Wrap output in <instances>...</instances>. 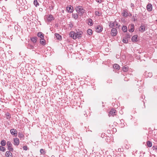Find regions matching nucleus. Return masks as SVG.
Returning a JSON list of instances; mask_svg holds the SVG:
<instances>
[{"label":"nucleus","mask_w":157,"mask_h":157,"mask_svg":"<svg viewBox=\"0 0 157 157\" xmlns=\"http://www.w3.org/2000/svg\"><path fill=\"white\" fill-rule=\"evenodd\" d=\"M82 32L81 31L77 32L76 33L74 31H71L69 33V35L70 37L75 40L77 38H80L82 36Z\"/></svg>","instance_id":"nucleus-1"},{"label":"nucleus","mask_w":157,"mask_h":157,"mask_svg":"<svg viewBox=\"0 0 157 157\" xmlns=\"http://www.w3.org/2000/svg\"><path fill=\"white\" fill-rule=\"evenodd\" d=\"M75 9L80 16H82L83 14L85 13V10L82 6H77L75 8Z\"/></svg>","instance_id":"nucleus-2"},{"label":"nucleus","mask_w":157,"mask_h":157,"mask_svg":"<svg viewBox=\"0 0 157 157\" xmlns=\"http://www.w3.org/2000/svg\"><path fill=\"white\" fill-rule=\"evenodd\" d=\"M45 19L48 22H50L54 20V18L52 15L48 14L46 15L45 17Z\"/></svg>","instance_id":"nucleus-3"},{"label":"nucleus","mask_w":157,"mask_h":157,"mask_svg":"<svg viewBox=\"0 0 157 157\" xmlns=\"http://www.w3.org/2000/svg\"><path fill=\"white\" fill-rule=\"evenodd\" d=\"M116 111L114 109H112L109 112V116H114L116 115Z\"/></svg>","instance_id":"nucleus-4"},{"label":"nucleus","mask_w":157,"mask_h":157,"mask_svg":"<svg viewBox=\"0 0 157 157\" xmlns=\"http://www.w3.org/2000/svg\"><path fill=\"white\" fill-rule=\"evenodd\" d=\"M134 26L133 24H131L128 26V28L129 32H132L134 31Z\"/></svg>","instance_id":"nucleus-5"},{"label":"nucleus","mask_w":157,"mask_h":157,"mask_svg":"<svg viewBox=\"0 0 157 157\" xmlns=\"http://www.w3.org/2000/svg\"><path fill=\"white\" fill-rule=\"evenodd\" d=\"M117 31L116 29L113 28L111 31V34L113 36H115L117 33Z\"/></svg>","instance_id":"nucleus-6"},{"label":"nucleus","mask_w":157,"mask_h":157,"mask_svg":"<svg viewBox=\"0 0 157 157\" xmlns=\"http://www.w3.org/2000/svg\"><path fill=\"white\" fill-rule=\"evenodd\" d=\"M10 133L12 135H14L15 136H17V132L16 130L13 129L10 130Z\"/></svg>","instance_id":"nucleus-7"},{"label":"nucleus","mask_w":157,"mask_h":157,"mask_svg":"<svg viewBox=\"0 0 157 157\" xmlns=\"http://www.w3.org/2000/svg\"><path fill=\"white\" fill-rule=\"evenodd\" d=\"M67 9L69 12L72 13L73 11V7L71 6L67 7Z\"/></svg>","instance_id":"nucleus-8"},{"label":"nucleus","mask_w":157,"mask_h":157,"mask_svg":"<svg viewBox=\"0 0 157 157\" xmlns=\"http://www.w3.org/2000/svg\"><path fill=\"white\" fill-rule=\"evenodd\" d=\"M102 30V27L101 26H98L96 28V31L98 33L101 32Z\"/></svg>","instance_id":"nucleus-9"},{"label":"nucleus","mask_w":157,"mask_h":157,"mask_svg":"<svg viewBox=\"0 0 157 157\" xmlns=\"http://www.w3.org/2000/svg\"><path fill=\"white\" fill-rule=\"evenodd\" d=\"M14 144L15 145H18L19 143V139L17 138H14Z\"/></svg>","instance_id":"nucleus-10"},{"label":"nucleus","mask_w":157,"mask_h":157,"mask_svg":"<svg viewBox=\"0 0 157 157\" xmlns=\"http://www.w3.org/2000/svg\"><path fill=\"white\" fill-rule=\"evenodd\" d=\"M37 36L41 39H43L44 38V34L42 32H40L38 33L37 34Z\"/></svg>","instance_id":"nucleus-11"},{"label":"nucleus","mask_w":157,"mask_h":157,"mask_svg":"<svg viewBox=\"0 0 157 157\" xmlns=\"http://www.w3.org/2000/svg\"><path fill=\"white\" fill-rule=\"evenodd\" d=\"M152 5L151 4H148L147 6V9L148 11H151L152 9Z\"/></svg>","instance_id":"nucleus-12"},{"label":"nucleus","mask_w":157,"mask_h":157,"mask_svg":"<svg viewBox=\"0 0 157 157\" xmlns=\"http://www.w3.org/2000/svg\"><path fill=\"white\" fill-rule=\"evenodd\" d=\"M6 157H12V153L10 151H7L6 153Z\"/></svg>","instance_id":"nucleus-13"},{"label":"nucleus","mask_w":157,"mask_h":157,"mask_svg":"<svg viewBox=\"0 0 157 157\" xmlns=\"http://www.w3.org/2000/svg\"><path fill=\"white\" fill-rule=\"evenodd\" d=\"M122 70L125 72H127L128 70V67L127 65H125L122 67Z\"/></svg>","instance_id":"nucleus-14"},{"label":"nucleus","mask_w":157,"mask_h":157,"mask_svg":"<svg viewBox=\"0 0 157 157\" xmlns=\"http://www.w3.org/2000/svg\"><path fill=\"white\" fill-rule=\"evenodd\" d=\"M138 36L137 35H135L133 36L132 38V40L133 42H136L137 41Z\"/></svg>","instance_id":"nucleus-15"},{"label":"nucleus","mask_w":157,"mask_h":157,"mask_svg":"<svg viewBox=\"0 0 157 157\" xmlns=\"http://www.w3.org/2000/svg\"><path fill=\"white\" fill-rule=\"evenodd\" d=\"M37 38L36 37H33L31 38V40L33 43H35L37 41Z\"/></svg>","instance_id":"nucleus-16"},{"label":"nucleus","mask_w":157,"mask_h":157,"mask_svg":"<svg viewBox=\"0 0 157 157\" xmlns=\"http://www.w3.org/2000/svg\"><path fill=\"white\" fill-rule=\"evenodd\" d=\"M113 67L114 69H116L117 70H119L120 68L119 66L117 64H114L113 66Z\"/></svg>","instance_id":"nucleus-17"},{"label":"nucleus","mask_w":157,"mask_h":157,"mask_svg":"<svg viewBox=\"0 0 157 157\" xmlns=\"http://www.w3.org/2000/svg\"><path fill=\"white\" fill-rule=\"evenodd\" d=\"M87 21L88 23V25H92L93 24V22L92 20L91 19H89L87 20Z\"/></svg>","instance_id":"nucleus-18"},{"label":"nucleus","mask_w":157,"mask_h":157,"mask_svg":"<svg viewBox=\"0 0 157 157\" xmlns=\"http://www.w3.org/2000/svg\"><path fill=\"white\" fill-rule=\"evenodd\" d=\"M145 30V27L144 26L141 25L140 27L139 31L141 32H144Z\"/></svg>","instance_id":"nucleus-19"},{"label":"nucleus","mask_w":157,"mask_h":157,"mask_svg":"<svg viewBox=\"0 0 157 157\" xmlns=\"http://www.w3.org/2000/svg\"><path fill=\"white\" fill-rule=\"evenodd\" d=\"M40 43L43 45H45L46 44L45 40L44 39H41L40 40Z\"/></svg>","instance_id":"nucleus-20"},{"label":"nucleus","mask_w":157,"mask_h":157,"mask_svg":"<svg viewBox=\"0 0 157 157\" xmlns=\"http://www.w3.org/2000/svg\"><path fill=\"white\" fill-rule=\"evenodd\" d=\"M72 17L74 19H76L78 17V15L77 13H74L72 14Z\"/></svg>","instance_id":"nucleus-21"},{"label":"nucleus","mask_w":157,"mask_h":157,"mask_svg":"<svg viewBox=\"0 0 157 157\" xmlns=\"http://www.w3.org/2000/svg\"><path fill=\"white\" fill-rule=\"evenodd\" d=\"M147 146L149 147H151L152 146V144L151 142L150 141H148L147 142Z\"/></svg>","instance_id":"nucleus-22"},{"label":"nucleus","mask_w":157,"mask_h":157,"mask_svg":"<svg viewBox=\"0 0 157 157\" xmlns=\"http://www.w3.org/2000/svg\"><path fill=\"white\" fill-rule=\"evenodd\" d=\"M116 23V22H110L109 24V26L111 28H113L114 27V24Z\"/></svg>","instance_id":"nucleus-23"},{"label":"nucleus","mask_w":157,"mask_h":157,"mask_svg":"<svg viewBox=\"0 0 157 157\" xmlns=\"http://www.w3.org/2000/svg\"><path fill=\"white\" fill-rule=\"evenodd\" d=\"M122 31L124 32H126L127 30V27L124 26H123L122 27Z\"/></svg>","instance_id":"nucleus-24"},{"label":"nucleus","mask_w":157,"mask_h":157,"mask_svg":"<svg viewBox=\"0 0 157 157\" xmlns=\"http://www.w3.org/2000/svg\"><path fill=\"white\" fill-rule=\"evenodd\" d=\"M55 35H56V37L58 39L60 40L61 39V36L60 35H59V34L56 33Z\"/></svg>","instance_id":"nucleus-25"},{"label":"nucleus","mask_w":157,"mask_h":157,"mask_svg":"<svg viewBox=\"0 0 157 157\" xmlns=\"http://www.w3.org/2000/svg\"><path fill=\"white\" fill-rule=\"evenodd\" d=\"M1 144L2 146H5V145L6 144V141L4 140H3L1 141Z\"/></svg>","instance_id":"nucleus-26"},{"label":"nucleus","mask_w":157,"mask_h":157,"mask_svg":"<svg viewBox=\"0 0 157 157\" xmlns=\"http://www.w3.org/2000/svg\"><path fill=\"white\" fill-rule=\"evenodd\" d=\"M87 33L89 35H91L92 33V31L91 29H89L87 30Z\"/></svg>","instance_id":"nucleus-27"},{"label":"nucleus","mask_w":157,"mask_h":157,"mask_svg":"<svg viewBox=\"0 0 157 157\" xmlns=\"http://www.w3.org/2000/svg\"><path fill=\"white\" fill-rule=\"evenodd\" d=\"M8 149L10 151H13V149L12 146L8 147Z\"/></svg>","instance_id":"nucleus-28"},{"label":"nucleus","mask_w":157,"mask_h":157,"mask_svg":"<svg viewBox=\"0 0 157 157\" xmlns=\"http://www.w3.org/2000/svg\"><path fill=\"white\" fill-rule=\"evenodd\" d=\"M95 13V15L97 16H100L101 14V13L100 12L97 11H96Z\"/></svg>","instance_id":"nucleus-29"},{"label":"nucleus","mask_w":157,"mask_h":157,"mask_svg":"<svg viewBox=\"0 0 157 157\" xmlns=\"http://www.w3.org/2000/svg\"><path fill=\"white\" fill-rule=\"evenodd\" d=\"M34 4L36 6H37L39 5V3L38 2L37 0H35L34 1Z\"/></svg>","instance_id":"nucleus-30"},{"label":"nucleus","mask_w":157,"mask_h":157,"mask_svg":"<svg viewBox=\"0 0 157 157\" xmlns=\"http://www.w3.org/2000/svg\"><path fill=\"white\" fill-rule=\"evenodd\" d=\"M123 42L124 43H127L128 42V40L127 38H125L123 40Z\"/></svg>","instance_id":"nucleus-31"},{"label":"nucleus","mask_w":157,"mask_h":157,"mask_svg":"<svg viewBox=\"0 0 157 157\" xmlns=\"http://www.w3.org/2000/svg\"><path fill=\"white\" fill-rule=\"evenodd\" d=\"M6 115L7 119H9L10 118V115L9 113H7L6 114Z\"/></svg>","instance_id":"nucleus-32"},{"label":"nucleus","mask_w":157,"mask_h":157,"mask_svg":"<svg viewBox=\"0 0 157 157\" xmlns=\"http://www.w3.org/2000/svg\"><path fill=\"white\" fill-rule=\"evenodd\" d=\"M0 149L1 151H4L6 150V148L2 146H0Z\"/></svg>","instance_id":"nucleus-33"},{"label":"nucleus","mask_w":157,"mask_h":157,"mask_svg":"<svg viewBox=\"0 0 157 157\" xmlns=\"http://www.w3.org/2000/svg\"><path fill=\"white\" fill-rule=\"evenodd\" d=\"M122 15L123 16L126 17L128 15V13L124 11Z\"/></svg>","instance_id":"nucleus-34"},{"label":"nucleus","mask_w":157,"mask_h":157,"mask_svg":"<svg viewBox=\"0 0 157 157\" xmlns=\"http://www.w3.org/2000/svg\"><path fill=\"white\" fill-rule=\"evenodd\" d=\"M6 144L8 147L12 146V144L10 141H7Z\"/></svg>","instance_id":"nucleus-35"},{"label":"nucleus","mask_w":157,"mask_h":157,"mask_svg":"<svg viewBox=\"0 0 157 157\" xmlns=\"http://www.w3.org/2000/svg\"><path fill=\"white\" fill-rule=\"evenodd\" d=\"M40 152L41 154H45V150L44 149H40Z\"/></svg>","instance_id":"nucleus-36"},{"label":"nucleus","mask_w":157,"mask_h":157,"mask_svg":"<svg viewBox=\"0 0 157 157\" xmlns=\"http://www.w3.org/2000/svg\"><path fill=\"white\" fill-rule=\"evenodd\" d=\"M18 137L20 138H22V137H23V135L21 133H18Z\"/></svg>","instance_id":"nucleus-37"},{"label":"nucleus","mask_w":157,"mask_h":157,"mask_svg":"<svg viewBox=\"0 0 157 157\" xmlns=\"http://www.w3.org/2000/svg\"><path fill=\"white\" fill-rule=\"evenodd\" d=\"M23 148L24 150H27L28 149V147L27 146H24L23 147Z\"/></svg>","instance_id":"nucleus-38"},{"label":"nucleus","mask_w":157,"mask_h":157,"mask_svg":"<svg viewBox=\"0 0 157 157\" xmlns=\"http://www.w3.org/2000/svg\"><path fill=\"white\" fill-rule=\"evenodd\" d=\"M153 149H155L156 151H157V146H153Z\"/></svg>","instance_id":"nucleus-39"},{"label":"nucleus","mask_w":157,"mask_h":157,"mask_svg":"<svg viewBox=\"0 0 157 157\" xmlns=\"http://www.w3.org/2000/svg\"><path fill=\"white\" fill-rule=\"evenodd\" d=\"M96 1L99 3H100L101 2V0H96Z\"/></svg>","instance_id":"nucleus-40"},{"label":"nucleus","mask_w":157,"mask_h":157,"mask_svg":"<svg viewBox=\"0 0 157 157\" xmlns=\"http://www.w3.org/2000/svg\"><path fill=\"white\" fill-rule=\"evenodd\" d=\"M33 46H31L32 48H33Z\"/></svg>","instance_id":"nucleus-41"}]
</instances>
